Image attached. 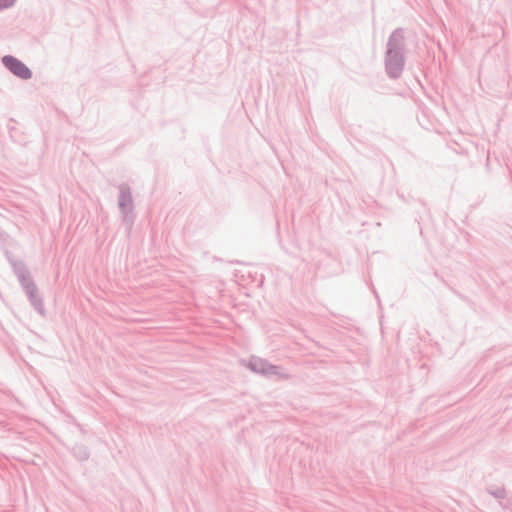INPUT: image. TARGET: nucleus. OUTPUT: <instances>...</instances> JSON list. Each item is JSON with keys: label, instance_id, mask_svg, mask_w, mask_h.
I'll return each mask as SVG.
<instances>
[{"label": "nucleus", "instance_id": "nucleus-1", "mask_svg": "<svg viewBox=\"0 0 512 512\" xmlns=\"http://www.w3.org/2000/svg\"><path fill=\"white\" fill-rule=\"evenodd\" d=\"M5 66L12 71L15 75L28 79L31 77V71L19 60L12 56H5L3 58Z\"/></svg>", "mask_w": 512, "mask_h": 512}, {"label": "nucleus", "instance_id": "nucleus-2", "mask_svg": "<svg viewBox=\"0 0 512 512\" xmlns=\"http://www.w3.org/2000/svg\"><path fill=\"white\" fill-rule=\"evenodd\" d=\"M13 3V0H0V9L7 8L11 6Z\"/></svg>", "mask_w": 512, "mask_h": 512}]
</instances>
